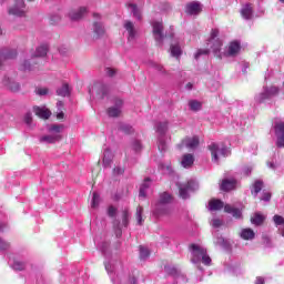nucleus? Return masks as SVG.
I'll return each mask as SVG.
<instances>
[{
	"label": "nucleus",
	"mask_w": 284,
	"mask_h": 284,
	"mask_svg": "<svg viewBox=\"0 0 284 284\" xmlns=\"http://www.w3.org/2000/svg\"><path fill=\"white\" fill-rule=\"evenodd\" d=\"M261 190H263V182L262 181H255V183L253 184L252 194H254V196H256V194H258V192H261Z\"/></svg>",
	"instance_id": "obj_43"
},
{
	"label": "nucleus",
	"mask_w": 284,
	"mask_h": 284,
	"mask_svg": "<svg viewBox=\"0 0 284 284\" xmlns=\"http://www.w3.org/2000/svg\"><path fill=\"white\" fill-rule=\"evenodd\" d=\"M135 219L138 221V225H143V207L138 206L135 212Z\"/></svg>",
	"instance_id": "obj_40"
},
{
	"label": "nucleus",
	"mask_w": 284,
	"mask_h": 284,
	"mask_svg": "<svg viewBox=\"0 0 284 284\" xmlns=\"http://www.w3.org/2000/svg\"><path fill=\"white\" fill-rule=\"evenodd\" d=\"M165 272L168 274H171V276H175V281L176 283H186L187 280L185 278V275H183L179 268L174 267V266H165Z\"/></svg>",
	"instance_id": "obj_17"
},
{
	"label": "nucleus",
	"mask_w": 284,
	"mask_h": 284,
	"mask_svg": "<svg viewBox=\"0 0 284 284\" xmlns=\"http://www.w3.org/2000/svg\"><path fill=\"white\" fill-rule=\"evenodd\" d=\"M256 234L254 233V230L252 229H243L240 233L241 239L244 241H252Z\"/></svg>",
	"instance_id": "obj_29"
},
{
	"label": "nucleus",
	"mask_w": 284,
	"mask_h": 284,
	"mask_svg": "<svg viewBox=\"0 0 284 284\" xmlns=\"http://www.w3.org/2000/svg\"><path fill=\"white\" fill-rule=\"evenodd\" d=\"M100 203H101V196L99 195V193L94 192L92 201H91V207L93 210H97V207H99Z\"/></svg>",
	"instance_id": "obj_39"
},
{
	"label": "nucleus",
	"mask_w": 284,
	"mask_h": 284,
	"mask_svg": "<svg viewBox=\"0 0 284 284\" xmlns=\"http://www.w3.org/2000/svg\"><path fill=\"white\" fill-rule=\"evenodd\" d=\"M108 214H109V216H115L116 215V207L109 206Z\"/></svg>",
	"instance_id": "obj_54"
},
{
	"label": "nucleus",
	"mask_w": 284,
	"mask_h": 284,
	"mask_svg": "<svg viewBox=\"0 0 284 284\" xmlns=\"http://www.w3.org/2000/svg\"><path fill=\"white\" fill-rule=\"evenodd\" d=\"M116 265L118 263H114V262H105L104 263V267L108 272V274H112V272H116Z\"/></svg>",
	"instance_id": "obj_41"
},
{
	"label": "nucleus",
	"mask_w": 284,
	"mask_h": 284,
	"mask_svg": "<svg viewBox=\"0 0 284 284\" xmlns=\"http://www.w3.org/2000/svg\"><path fill=\"white\" fill-rule=\"evenodd\" d=\"M24 122L27 123V125H31V123H32V113H27L24 115Z\"/></svg>",
	"instance_id": "obj_53"
},
{
	"label": "nucleus",
	"mask_w": 284,
	"mask_h": 284,
	"mask_svg": "<svg viewBox=\"0 0 284 284\" xmlns=\"http://www.w3.org/2000/svg\"><path fill=\"white\" fill-rule=\"evenodd\" d=\"M153 68H154L155 70H158V72H163V65H161V64H159V63H156V62L153 63Z\"/></svg>",
	"instance_id": "obj_59"
},
{
	"label": "nucleus",
	"mask_w": 284,
	"mask_h": 284,
	"mask_svg": "<svg viewBox=\"0 0 284 284\" xmlns=\"http://www.w3.org/2000/svg\"><path fill=\"white\" fill-rule=\"evenodd\" d=\"M210 212H216L217 210H223V201L213 199L209 202Z\"/></svg>",
	"instance_id": "obj_28"
},
{
	"label": "nucleus",
	"mask_w": 284,
	"mask_h": 284,
	"mask_svg": "<svg viewBox=\"0 0 284 284\" xmlns=\"http://www.w3.org/2000/svg\"><path fill=\"white\" fill-rule=\"evenodd\" d=\"M113 174H123V169L116 166L115 169H113Z\"/></svg>",
	"instance_id": "obj_60"
},
{
	"label": "nucleus",
	"mask_w": 284,
	"mask_h": 284,
	"mask_svg": "<svg viewBox=\"0 0 284 284\" xmlns=\"http://www.w3.org/2000/svg\"><path fill=\"white\" fill-rule=\"evenodd\" d=\"M120 130L124 132V134H132V132H134V129L129 124H121Z\"/></svg>",
	"instance_id": "obj_45"
},
{
	"label": "nucleus",
	"mask_w": 284,
	"mask_h": 284,
	"mask_svg": "<svg viewBox=\"0 0 284 284\" xmlns=\"http://www.w3.org/2000/svg\"><path fill=\"white\" fill-rule=\"evenodd\" d=\"M8 247H10V244L0 239V252L3 250H8Z\"/></svg>",
	"instance_id": "obj_52"
},
{
	"label": "nucleus",
	"mask_w": 284,
	"mask_h": 284,
	"mask_svg": "<svg viewBox=\"0 0 284 284\" xmlns=\"http://www.w3.org/2000/svg\"><path fill=\"white\" fill-rule=\"evenodd\" d=\"M50 92V90H48V88L45 87H40L36 89V94H38L39 97H45L48 95Z\"/></svg>",
	"instance_id": "obj_44"
},
{
	"label": "nucleus",
	"mask_w": 284,
	"mask_h": 284,
	"mask_svg": "<svg viewBox=\"0 0 284 284\" xmlns=\"http://www.w3.org/2000/svg\"><path fill=\"white\" fill-rule=\"evenodd\" d=\"M155 132L158 134V149L160 152H165L168 150V135H165V132H168V122H159L155 125Z\"/></svg>",
	"instance_id": "obj_6"
},
{
	"label": "nucleus",
	"mask_w": 284,
	"mask_h": 284,
	"mask_svg": "<svg viewBox=\"0 0 284 284\" xmlns=\"http://www.w3.org/2000/svg\"><path fill=\"white\" fill-rule=\"evenodd\" d=\"M106 92H108V88L105 85H102L100 89V93L102 94V97H105Z\"/></svg>",
	"instance_id": "obj_61"
},
{
	"label": "nucleus",
	"mask_w": 284,
	"mask_h": 284,
	"mask_svg": "<svg viewBox=\"0 0 284 284\" xmlns=\"http://www.w3.org/2000/svg\"><path fill=\"white\" fill-rule=\"evenodd\" d=\"M23 70H31L30 62H28V61L24 62Z\"/></svg>",
	"instance_id": "obj_63"
},
{
	"label": "nucleus",
	"mask_w": 284,
	"mask_h": 284,
	"mask_svg": "<svg viewBox=\"0 0 284 284\" xmlns=\"http://www.w3.org/2000/svg\"><path fill=\"white\" fill-rule=\"evenodd\" d=\"M132 150L133 152H141V150H143V145H141V142L134 141L132 143Z\"/></svg>",
	"instance_id": "obj_49"
},
{
	"label": "nucleus",
	"mask_w": 284,
	"mask_h": 284,
	"mask_svg": "<svg viewBox=\"0 0 284 284\" xmlns=\"http://www.w3.org/2000/svg\"><path fill=\"white\" fill-rule=\"evenodd\" d=\"M241 14L243 19H252V4H245L241 10Z\"/></svg>",
	"instance_id": "obj_34"
},
{
	"label": "nucleus",
	"mask_w": 284,
	"mask_h": 284,
	"mask_svg": "<svg viewBox=\"0 0 284 284\" xmlns=\"http://www.w3.org/2000/svg\"><path fill=\"white\" fill-rule=\"evenodd\" d=\"M153 37L158 43H162L164 36H163V22L161 21H153Z\"/></svg>",
	"instance_id": "obj_13"
},
{
	"label": "nucleus",
	"mask_w": 284,
	"mask_h": 284,
	"mask_svg": "<svg viewBox=\"0 0 284 284\" xmlns=\"http://www.w3.org/2000/svg\"><path fill=\"white\" fill-rule=\"evenodd\" d=\"M224 212L227 214H232L234 219H243V213L241 212V209H236L230 204H226L224 206Z\"/></svg>",
	"instance_id": "obj_21"
},
{
	"label": "nucleus",
	"mask_w": 284,
	"mask_h": 284,
	"mask_svg": "<svg viewBox=\"0 0 284 284\" xmlns=\"http://www.w3.org/2000/svg\"><path fill=\"white\" fill-rule=\"evenodd\" d=\"M124 30L126 32L128 41H134V39H136L138 31L132 21H124Z\"/></svg>",
	"instance_id": "obj_16"
},
{
	"label": "nucleus",
	"mask_w": 284,
	"mask_h": 284,
	"mask_svg": "<svg viewBox=\"0 0 284 284\" xmlns=\"http://www.w3.org/2000/svg\"><path fill=\"white\" fill-rule=\"evenodd\" d=\"M243 174H245V176H247L248 174H252V166H245L243 169Z\"/></svg>",
	"instance_id": "obj_57"
},
{
	"label": "nucleus",
	"mask_w": 284,
	"mask_h": 284,
	"mask_svg": "<svg viewBox=\"0 0 284 284\" xmlns=\"http://www.w3.org/2000/svg\"><path fill=\"white\" fill-rule=\"evenodd\" d=\"M9 3H11L8 10L9 14H12L13 17H24L26 3L23 0H9Z\"/></svg>",
	"instance_id": "obj_8"
},
{
	"label": "nucleus",
	"mask_w": 284,
	"mask_h": 284,
	"mask_svg": "<svg viewBox=\"0 0 284 284\" xmlns=\"http://www.w3.org/2000/svg\"><path fill=\"white\" fill-rule=\"evenodd\" d=\"M220 187L223 192H230V190H234V187H236V180H223Z\"/></svg>",
	"instance_id": "obj_22"
},
{
	"label": "nucleus",
	"mask_w": 284,
	"mask_h": 284,
	"mask_svg": "<svg viewBox=\"0 0 284 284\" xmlns=\"http://www.w3.org/2000/svg\"><path fill=\"white\" fill-rule=\"evenodd\" d=\"M3 87L10 90L11 92H19L21 90V84L14 80L12 77H4L2 80Z\"/></svg>",
	"instance_id": "obj_14"
},
{
	"label": "nucleus",
	"mask_w": 284,
	"mask_h": 284,
	"mask_svg": "<svg viewBox=\"0 0 284 284\" xmlns=\"http://www.w3.org/2000/svg\"><path fill=\"white\" fill-rule=\"evenodd\" d=\"M276 94H278V89L277 87H264L263 88V92H261L260 94H257L255 97V101L257 103H263L265 101H268V99H274V97H276Z\"/></svg>",
	"instance_id": "obj_7"
},
{
	"label": "nucleus",
	"mask_w": 284,
	"mask_h": 284,
	"mask_svg": "<svg viewBox=\"0 0 284 284\" xmlns=\"http://www.w3.org/2000/svg\"><path fill=\"white\" fill-rule=\"evenodd\" d=\"M150 257V250L145 246H140V258L141 261H145V258Z\"/></svg>",
	"instance_id": "obj_42"
},
{
	"label": "nucleus",
	"mask_w": 284,
	"mask_h": 284,
	"mask_svg": "<svg viewBox=\"0 0 284 284\" xmlns=\"http://www.w3.org/2000/svg\"><path fill=\"white\" fill-rule=\"evenodd\" d=\"M213 163H219L221 159H225L230 154V149L223 143H212L209 145Z\"/></svg>",
	"instance_id": "obj_5"
},
{
	"label": "nucleus",
	"mask_w": 284,
	"mask_h": 284,
	"mask_svg": "<svg viewBox=\"0 0 284 284\" xmlns=\"http://www.w3.org/2000/svg\"><path fill=\"white\" fill-rule=\"evenodd\" d=\"M17 50H3L0 52V68L3 65V59H14Z\"/></svg>",
	"instance_id": "obj_24"
},
{
	"label": "nucleus",
	"mask_w": 284,
	"mask_h": 284,
	"mask_svg": "<svg viewBox=\"0 0 284 284\" xmlns=\"http://www.w3.org/2000/svg\"><path fill=\"white\" fill-rule=\"evenodd\" d=\"M88 14V7H80L78 9H71L68 12V17L71 21H81L83 17Z\"/></svg>",
	"instance_id": "obj_11"
},
{
	"label": "nucleus",
	"mask_w": 284,
	"mask_h": 284,
	"mask_svg": "<svg viewBox=\"0 0 284 284\" xmlns=\"http://www.w3.org/2000/svg\"><path fill=\"white\" fill-rule=\"evenodd\" d=\"M207 47L210 48V51L213 52L214 57H217V59H223L224 57H236V54L241 52V42L239 41L230 42L227 50L222 51L223 41L219 39V29H212Z\"/></svg>",
	"instance_id": "obj_1"
},
{
	"label": "nucleus",
	"mask_w": 284,
	"mask_h": 284,
	"mask_svg": "<svg viewBox=\"0 0 284 284\" xmlns=\"http://www.w3.org/2000/svg\"><path fill=\"white\" fill-rule=\"evenodd\" d=\"M182 168H192L194 165V155L187 153L182 156L181 160Z\"/></svg>",
	"instance_id": "obj_25"
},
{
	"label": "nucleus",
	"mask_w": 284,
	"mask_h": 284,
	"mask_svg": "<svg viewBox=\"0 0 284 284\" xmlns=\"http://www.w3.org/2000/svg\"><path fill=\"white\" fill-rule=\"evenodd\" d=\"M170 203H172V195H170V193L164 192L160 194V200L153 209V216H155V219L168 216V214H170Z\"/></svg>",
	"instance_id": "obj_3"
},
{
	"label": "nucleus",
	"mask_w": 284,
	"mask_h": 284,
	"mask_svg": "<svg viewBox=\"0 0 284 284\" xmlns=\"http://www.w3.org/2000/svg\"><path fill=\"white\" fill-rule=\"evenodd\" d=\"M9 265H11L12 270H14L16 272H21L23 270H26V263L19 261V260H10L9 261Z\"/></svg>",
	"instance_id": "obj_30"
},
{
	"label": "nucleus",
	"mask_w": 284,
	"mask_h": 284,
	"mask_svg": "<svg viewBox=\"0 0 284 284\" xmlns=\"http://www.w3.org/2000/svg\"><path fill=\"white\" fill-rule=\"evenodd\" d=\"M272 199V194L270 192H266L262 196V201H270Z\"/></svg>",
	"instance_id": "obj_58"
},
{
	"label": "nucleus",
	"mask_w": 284,
	"mask_h": 284,
	"mask_svg": "<svg viewBox=\"0 0 284 284\" xmlns=\"http://www.w3.org/2000/svg\"><path fill=\"white\" fill-rule=\"evenodd\" d=\"M192 88H193V84H192L191 82H189V83L186 84V90H192Z\"/></svg>",
	"instance_id": "obj_64"
},
{
	"label": "nucleus",
	"mask_w": 284,
	"mask_h": 284,
	"mask_svg": "<svg viewBox=\"0 0 284 284\" xmlns=\"http://www.w3.org/2000/svg\"><path fill=\"white\" fill-rule=\"evenodd\" d=\"M128 8L129 10H131L133 17L135 19H138V21H141L142 17H141V9H139V7H136V4L129 2L128 3Z\"/></svg>",
	"instance_id": "obj_32"
},
{
	"label": "nucleus",
	"mask_w": 284,
	"mask_h": 284,
	"mask_svg": "<svg viewBox=\"0 0 284 284\" xmlns=\"http://www.w3.org/2000/svg\"><path fill=\"white\" fill-rule=\"evenodd\" d=\"M65 130V125L63 124H51L48 126V135H43L40 138V143H58L63 139L61 134Z\"/></svg>",
	"instance_id": "obj_4"
},
{
	"label": "nucleus",
	"mask_w": 284,
	"mask_h": 284,
	"mask_svg": "<svg viewBox=\"0 0 284 284\" xmlns=\"http://www.w3.org/2000/svg\"><path fill=\"white\" fill-rule=\"evenodd\" d=\"M210 52V50H199L195 53V59H199V57H201V54H207Z\"/></svg>",
	"instance_id": "obj_56"
},
{
	"label": "nucleus",
	"mask_w": 284,
	"mask_h": 284,
	"mask_svg": "<svg viewBox=\"0 0 284 284\" xmlns=\"http://www.w3.org/2000/svg\"><path fill=\"white\" fill-rule=\"evenodd\" d=\"M122 112H123V100H115L114 105L108 109V114L111 118L121 116Z\"/></svg>",
	"instance_id": "obj_15"
},
{
	"label": "nucleus",
	"mask_w": 284,
	"mask_h": 284,
	"mask_svg": "<svg viewBox=\"0 0 284 284\" xmlns=\"http://www.w3.org/2000/svg\"><path fill=\"white\" fill-rule=\"evenodd\" d=\"M161 170H162L163 174H169V175L174 174V171L172 170V166L170 164L161 165Z\"/></svg>",
	"instance_id": "obj_47"
},
{
	"label": "nucleus",
	"mask_w": 284,
	"mask_h": 284,
	"mask_svg": "<svg viewBox=\"0 0 284 284\" xmlns=\"http://www.w3.org/2000/svg\"><path fill=\"white\" fill-rule=\"evenodd\" d=\"M57 108L59 110V113L57 114V119L61 120L63 119V116L65 115L61 110H63V103L61 101H59L57 103Z\"/></svg>",
	"instance_id": "obj_48"
},
{
	"label": "nucleus",
	"mask_w": 284,
	"mask_h": 284,
	"mask_svg": "<svg viewBox=\"0 0 284 284\" xmlns=\"http://www.w3.org/2000/svg\"><path fill=\"white\" fill-rule=\"evenodd\" d=\"M264 221H265V216L261 215V213H256L251 219V223H253V225H261V223H263Z\"/></svg>",
	"instance_id": "obj_38"
},
{
	"label": "nucleus",
	"mask_w": 284,
	"mask_h": 284,
	"mask_svg": "<svg viewBox=\"0 0 284 284\" xmlns=\"http://www.w3.org/2000/svg\"><path fill=\"white\" fill-rule=\"evenodd\" d=\"M128 225H130V211L125 209L122 212V227H128ZM114 227H115V236L119 239V236H121L122 234L121 224L114 223Z\"/></svg>",
	"instance_id": "obj_12"
},
{
	"label": "nucleus",
	"mask_w": 284,
	"mask_h": 284,
	"mask_svg": "<svg viewBox=\"0 0 284 284\" xmlns=\"http://www.w3.org/2000/svg\"><path fill=\"white\" fill-rule=\"evenodd\" d=\"M178 187L180 190V197L185 200L190 199V192L199 190V183L194 180H190L187 183L178 184Z\"/></svg>",
	"instance_id": "obj_9"
},
{
	"label": "nucleus",
	"mask_w": 284,
	"mask_h": 284,
	"mask_svg": "<svg viewBox=\"0 0 284 284\" xmlns=\"http://www.w3.org/2000/svg\"><path fill=\"white\" fill-rule=\"evenodd\" d=\"M203 10V7L200 2H190L186 4V13L191 17H194L196 14H201V11Z\"/></svg>",
	"instance_id": "obj_18"
},
{
	"label": "nucleus",
	"mask_w": 284,
	"mask_h": 284,
	"mask_svg": "<svg viewBox=\"0 0 284 284\" xmlns=\"http://www.w3.org/2000/svg\"><path fill=\"white\" fill-rule=\"evenodd\" d=\"M150 185H152V181L149 178H146L144 182L140 185L139 196H142L143 199H145L148 194V190L150 189Z\"/></svg>",
	"instance_id": "obj_27"
},
{
	"label": "nucleus",
	"mask_w": 284,
	"mask_h": 284,
	"mask_svg": "<svg viewBox=\"0 0 284 284\" xmlns=\"http://www.w3.org/2000/svg\"><path fill=\"white\" fill-rule=\"evenodd\" d=\"M274 224L276 225L278 232L284 237V217L281 215L273 216Z\"/></svg>",
	"instance_id": "obj_26"
},
{
	"label": "nucleus",
	"mask_w": 284,
	"mask_h": 284,
	"mask_svg": "<svg viewBox=\"0 0 284 284\" xmlns=\"http://www.w3.org/2000/svg\"><path fill=\"white\" fill-rule=\"evenodd\" d=\"M214 236H216L214 243L220 245V247H225V239H223V236H217L216 233H214Z\"/></svg>",
	"instance_id": "obj_46"
},
{
	"label": "nucleus",
	"mask_w": 284,
	"mask_h": 284,
	"mask_svg": "<svg viewBox=\"0 0 284 284\" xmlns=\"http://www.w3.org/2000/svg\"><path fill=\"white\" fill-rule=\"evenodd\" d=\"M189 108L193 112H199V110H201V108H203V104L197 100H190L189 101Z\"/></svg>",
	"instance_id": "obj_35"
},
{
	"label": "nucleus",
	"mask_w": 284,
	"mask_h": 284,
	"mask_svg": "<svg viewBox=\"0 0 284 284\" xmlns=\"http://www.w3.org/2000/svg\"><path fill=\"white\" fill-rule=\"evenodd\" d=\"M93 32L97 36V39H99V37H103V34H105V28L101 22H94Z\"/></svg>",
	"instance_id": "obj_31"
},
{
	"label": "nucleus",
	"mask_w": 284,
	"mask_h": 284,
	"mask_svg": "<svg viewBox=\"0 0 284 284\" xmlns=\"http://www.w3.org/2000/svg\"><path fill=\"white\" fill-rule=\"evenodd\" d=\"M105 72H106L108 77H114V74H116V71L111 68H106Z\"/></svg>",
	"instance_id": "obj_55"
},
{
	"label": "nucleus",
	"mask_w": 284,
	"mask_h": 284,
	"mask_svg": "<svg viewBox=\"0 0 284 284\" xmlns=\"http://www.w3.org/2000/svg\"><path fill=\"white\" fill-rule=\"evenodd\" d=\"M212 227H221L223 225V222L220 219H213L211 221Z\"/></svg>",
	"instance_id": "obj_50"
},
{
	"label": "nucleus",
	"mask_w": 284,
	"mask_h": 284,
	"mask_svg": "<svg viewBox=\"0 0 284 284\" xmlns=\"http://www.w3.org/2000/svg\"><path fill=\"white\" fill-rule=\"evenodd\" d=\"M190 252L192 254V263H203V265L212 264V258L210 255H207V250H205V247H203L201 244H191Z\"/></svg>",
	"instance_id": "obj_2"
},
{
	"label": "nucleus",
	"mask_w": 284,
	"mask_h": 284,
	"mask_svg": "<svg viewBox=\"0 0 284 284\" xmlns=\"http://www.w3.org/2000/svg\"><path fill=\"white\" fill-rule=\"evenodd\" d=\"M183 54V51L181 50V45L179 42L171 44V57H174L175 59H179Z\"/></svg>",
	"instance_id": "obj_33"
},
{
	"label": "nucleus",
	"mask_w": 284,
	"mask_h": 284,
	"mask_svg": "<svg viewBox=\"0 0 284 284\" xmlns=\"http://www.w3.org/2000/svg\"><path fill=\"white\" fill-rule=\"evenodd\" d=\"M181 145L182 148H187L189 150H196V148H199V136L185 138Z\"/></svg>",
	"instance_id": "obj_19"
},
{
	"label": "nucleus",
	"mask_w": 284,
	"mask_h": 284,
	"mask_svg": "<svg viewBox=\"0 0 284 284\" xmlns=\"http://www.w3.org/2000/svg\"><path fill=\"white\" fill-rule=\"evenodd\" d=\"M274 132L277 139L276 145L277 148H284V122H275Z\"/></svg>",
	"instance_id": "obj_10"
},
{
	"label": "nucleus",
	"mask_w": 284,
	"mask_h": 284,
	"mask_svg": "<svg viewBox=\"0 0 284 284\" xmlns=\"http://www.w3.org/2000/svg\"><path fill=\"white\" fill-rule=\"evenodd\" d=\"M57 94L59 97H68L70 94V87L68 83L62 84V87L57 90Z\"/></svg>",
	"instance_id": "obj_36"
},
{
	"label": "nucleus",
	"mask_w": 284,
	"mask_h": 284,
	"mask_svg": "<svg viewBox=\"0 0 284 284\" xmlns=\"http://www.w3.org/2000/svg\"><path fill=\"white\" fill-rule=\"evenodd\" d=\"M33 112L37 116H39V119H48L52 115L50 109L45 106H33Z\"/></svg>",
	"instance_id": "obj_20"
},
{
	"label": "nucleus",
	"mask_w": 284,
	"mask_h": 284,
	"mask_svg": "<svg viewBox=\"0 0 284 284\" xmlns=\"http://www.w3.org/2000/svg\"><path fill=\"white\" fill-rule=\"evenodd\" d=\"M255 284H265V280H263V277H257Z\"/></svg>",
	"instance_id": "obj_62"
},
{
	"label": "nucleus",
	"mask_w": 284,
	"mask_h": 284,
	"mask_svg": "<svg viewBox=\"0 0 284 284\" xmlns=\"http://www.w3.org/2000/svg\"><path fill=\"white\" fill-rule=\"evenodd\" d=\"M48 54V44H42L37 48L34 57H45Z\"/></svg>",
	"instance_id": "obj_37"
},
{
	"label": "nucleus",
	"mask_w": 284,
	"mask_h": 284,
	"mask_svg": "<svg viewBox=\"0 0 284 284\" xmlns=\"http://www.w3.org/2000/svg\"><path fill=\"white\" fill-rule=\"evenodd\" d=\"M112 159H114L112 151H110V149H105L103 153V160H102L103 168H110V165L112 164Z\"/></svg>",
	"instance_id": "obj_23"
},
{
	"label": "nucleus",
	"mask_w": 284,
	"mask_h": 284,
	"mask_svg": "<svg viewBox=\"0 0 284 284\" xmlns=\"http://www.w3.org/2000/svg\"><path fill=\"white\" fill-rule=\"evenodd\" d=\"M50 21L52 24H57L61 21V17L59 14L51 16Z\"/></svg>",
	"instance_id": "obj_51"
}]
</instances>
